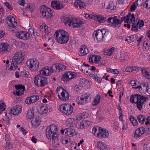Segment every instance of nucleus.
I'll list each match as a JSON object with an SVG mask.
<instances>
[{"label":"nucleus","instance_id":"1","mask_svg":"<svg viewBox=\"0 0 150 150\" xmlns=\"http://www.w3.org/2000/svg\"><path fill=\"white\" fill-rule=\"evenodd\" d=\"M25 55L24 52H16L13 57V59L10 60L11 65H6V68L11 71L16 69L18 64H22V61L24 60Z\"/></svg>","mask_w":150,"mask_h":150},{"label":"nucleus","instance_id":"2","mask_svg":"<svg viewBox=\"0 0 150 150\" xmlns=\"http://www.w3.org/2000/svg\"><path fill=\"white\" fill-rule=\"evenodd\" d=\"M55 35L56 40L60 44L67 43L69 39L68 33L64 30H60L55 32Z\"/></svg>","mask_w":150,"mask_h":150},{"label":"nucleus","instance_id":"3","mask_svg":"<svg viewBox=\"0 0 150 150\" xmlns=\"http://www.w3.org/2000/svg\"><path fill=\"white\" fill-rule=\"evenodd\" d=\"M58 131L57 127L54 125H52L50 127H47L46 130V134L47 138L52 140L54 138L59 136L58 133Z\"/></svg>","mask_w":150,"mask_h":150},{"label":"nucleus","instance_id":"4","mask_svg":"<svg viewBox=\"0 0 150 150\" xmlns=\"http://www.w3.org/2000/svg\"><path fill=\"white\" fill-rule=\"evenodd\" d=\"M109 31L107 29H103L102 30L98 29L95 31L93 35H95L98 41L99 42L103 41V39L107 38L109 35Z\"/></svg>","mask_w":150,"mask_h":150},{"label":"nucleus","instance_id":"5","mask_svg":"<svg viewBox=\"0 0 150 150\" xmlns=\"http://www.w3.org/2000/svg\"><path fill=\"white\" fill-rule=\"evenodd\" d=\"M59 110L63 114L66 115H69L72 113L73 108L71 105L66 104L59 106Z\"/></svg>","mask_w":150,"mask_h":150},{"label":"nucleus","instance_id":"6","mask_svg":"<svg viewBox=\"0 0 150 150\" xmlns=\"http://www.w3.org/2000/svg\"><path fill=\"white\" fill-rule=\"evenodd\" d=\"M57 91L58 93H61V95H58V97L61 100L66 101L69 99V95L68 93L62 87H58Z\"/></svg>","mask_w":150,"mask_h":150},{"label":"nucleus","instance_id":"7","mask_svg":"<svg viewBox=\"0 0 150 150\" xmlns=\"http://www.w3.org/2000/svg\"><path fill=\"white\" fill-rule=\"evenodd\" d=\"M26 64L27 67L30 70L36 71L39 67V62L35 58L30 59L28 60Z\"/></svg>","mask_w":150,"mask_h":150},{"label":"nucleus","instance_id":"8","mask_svg":"<svg viewBox=\"0 0 150 150\" xmlns=\"http://www.w3.org/2000/svg\"><path fill=\"white\" fill-rule=\"evenodd\" d=\"M40 11L42 16L47 19H50L52 16L51 9L44 5L41 6Z\"/></svg>","mask_w":150,"mask_h":150},{"label":"nucleus","instance_id":"9","mask_svg":"<svg viewBox=\"0 0 150 150\" xmlns=\"http://www.w3.org/2000/svg\"><path fill=\"white\" fill-rule=\"evenodd\" d=\"M108 23H111L112 26L115 28H118L120 27L121 23L123 22V20L120 21L117 18V16L110 17L107 19Z\"/></svg>","mask_w":150,"mask_h":150},{"label":"nucleus","instance_id":"10","mask_svg":"<svg viewBox=\"0 0 150 150\" xmlns=\"http://www.w3.org/2000/svg\"><path fill=\"white\" fill-rule=\"evenodd\" d=\"M139 96L141 97L139 98L138 97V100L136 101L135 103L137 104V107L138 109L139 110L141 111L142 108L143 104L147 100L148 98L143 96Z\"/></svg>","mask_w":150,"mask_h":150},{"label":"nucleus","instance_id":"11","mask_svg":"<svg viewBox=\"0 0 150 150\" xmlns=\"http://www.w3.org/2000/svg\"><path fill=\"white\" fill-rule=\"evenodd\" d=\"M75 73L71 71L67 72L63 74L62 77V80L64 81L67 82L75 77Z\"/></svg>","mask_w":150,"mask_h":150},{"label":"nucleus","instance_id":"12","mask_svg":"<svg viewBox=\"0 0 150 150\" xmlns=\"http://www.w3.org/2000/svg\"><path fill=\"white\" fill-rule=\"evenodd\" d=\"M54 66L52 67H46L42 69L40 72V73L42 76L43 75L46 76H50L51 75L52 73L54 72V70L53 69Z\"/></svg>","mask_w":150,"mask_h":150},{"label":"nucleus","instance_id":"13","mask_svg":"<svg viewBox=\"0 0 150 150\" xmlns=\"http://www.w3.org/2000/svg\"><path fill=\"white\" fill-rule=\"evenodd\" d=\"M91 96V95L90 93H86L84 94L83 98H80V100L78 102V104L83 105L87 103H88L90 101Z\"/></svg>","mask_w":150,"mask_h":150},{"label":"nucleus","instance_id":"14","mask_svg":"<svg viewBox=\"0 0 150 150\" xmlns=\"http://www.w3.org/2000/svg\"><path fill=\"white\" fill-rule=\"evenodd\" d=\"M16 36L18 38L23 39L27 40L30 38L29 34L24 31H20L16 33Z\"/></svg>","mask_w":150,"mask_h":150},{"label":"nucleus","instance_id":"15","mask_svg":"<svg viewBox=\"0 0 150 150\" xmlns=\"http://www.w3.org/2000/svg\"><path fill=\"white\" fill-rule=\"evenodd\" d=\"M6 20L9 26L15 28L17 26V22L15 21V18L11 16H8L6 18Z\"/></svg>","mask_w":150,"mask_h":150},{"label":"nucleus","instance_id":"16","mask_svg":"<svg viewBox=\"0 0 150 150\" xmlns=\"http://www.w3.org/2000/svg\"><path fill=\"white\" fill-rule=\"evenodd\" d=\"M15 88L17 90L16 91V95L18 96H20L22 95L24 92L25 88L24 86L21 85H16L15 86Z\"/></svg>","mask_w":150,"mask_h":150},{"label":"nucleus","instance_id":"17","mask_svg":"<svg viewBox=\"0 0 150 150\" xmlns=\"http://www.w3.org/2000/svg\"><path fill=\"white\" fill-rule=\"evenodd\" d=\"M140 69H141L143 76L147 79H150V74L149 72L146 71L145 69H142L138 67L137 66H133V71H138L140 70Z\"/></svg>","mask_w":150,"mask_h":150},{"label":"nucleus","instance_id":"18","mask_svg":"<svg viewBox=\"0 0 150 150\" xmlns=\"http://www.w3.org/2000/svg\"><path fill=\"white\" fill-rule=\"evenodd\" d=\"M21 108L19 105H16L11 108L10 113L14 115H17L21 110Z\"/></svg>","mask_w":150,"mask_h":150},{"label":"nucleus","instance_id":"19","mask_svg":"<svg viewBox=\"0 0 150 150\" xmlns=\"http://www.w3.org/2000/svg\"><path fill=\"white\" fill-rule=\"evenodd\" d=\"M144 127H141L138 128L135 132L134 137L135 139L139 138L144 133Z\"/></svg>","mask_w":150,"mask_h":150},{"label":"nucleus","instance_id":"20","mask_svg":"<svg viewBox=\"0 0 150 150\" xmlns=\"http://www.w3.org/2000/svg\"><path fill=\"white\" fill-rule=\"evenodd\" d=\"M51 6L52 8L57 10L60 9L64 7L63 5L61 4L60 2L57 1H52Z\"/></svg>","mask_w":150,"mask_h":150},{"label":"nucleus","instance_id":"21","mask_svg":"<svg viewBox=\"0 0 150 150\" xmlns=\"http://www.w3.org/2000/svg\"><path fill=\"white\" fill-rule=\"evenodd\" d=\"M11 50L10 46L6 43H2L0 45V52H4L6 51H9Z\"/></svg>","mask_w":150,"mask_h":150},{"label":"nucleus","instance_id":"22","mask_svg":"<svg viewBox=\"0 0 150 150\" xmlns=\"http://www.w3.org/2000/svg\"><path fill=\"white\" fill-rule=\"evenodd\" d=\"M64 132L65 134L70 137H72L76 134L75 130L72 128L70 127L65 129Z\"/></svg>","mask_w":150,"mask_h":150},{"label":"nucleus","instance_id":"23","mask_svg":"<svg viewBox=\"0 0 150 150\" xmlns=\"http://www.w3.org/2000/svg\"><path fill=\"white\" fill-rule=\"evenodd\" d=\"M83 24V22L80 19H76L75 21H73L72 24V27L74 28L80 27L82 26Z\"/></svg>","mask_w":150,"mask_h":150},{"label":"nucleus","instance_id":"24","mask_svg":"<svg viewBox=\"0 0 150 150\" xmlns=\"http://www.w3.org/2000/svg\"><path fill=\"white\" fill-rule=\"evenodd\" d=\"M42 75L41 74H38L34 78V83L38 86H40L41 82L42 81Z\"/></svg>","mask_w":150,"mask_h":150},{"label":"nucleus","instance_id":"25","mask_svg":"<svg viewBox=\"0 0 150 150\" xmlns=\"http://www.w3.org/2000/svg\"><path fill=\"white\" fill-rule=\"evenodd\" d=\"M53 66H54V67L56 68V71L57 72H59L65 70L66 67L65 66L61 64H57L54 65Z\"/></svg>","mask_w":150,"mask_h":150},{"label":"nucleus","instance_id":"26","mask_svg":"<svg viewBox=\"0 0 150 150\" xmlns=\"http://www.w3.org/2000/svg\"><path fill=\"white\" fill-rule=\"evenodd\" d=\"M74 5L76 8L79 9L83 8L85 4L80 0H76L74 3Z\"/></svg>","mask_w":150,"mask_h":150},{"label":"nucleus","instance_id":"27","mask_svg":"<svg viewBox=\"0 0 150 150\" xmlns=\"http://www.w3.org/2000/svg\"><path fill=\"white\" fill-rule=\"evenodd\" d=\"M40 120L39 116H36V118H33L31 121V123L32 125L35 127H38L40 124Z\"/></svg>","mask_w":150,"mask_h":150},{"label":"nucleus","instance_id":"28","mask_svg":"<svg viewBox=\"0 0 150 150\" xmlns=\"http://www.w3.org/2000/svg\"><path fill=\"white\" fill-rule=\"evenodd\" d=\"M90 85V82L87 80L82 79H81L79 82V85L82 88L83 87H87Z\"/></svg>","mask_w":150,"mask_h":150},{"label":"nucleus","instance_id":"29","mask_svg":"<svg viewBox=\"0 0 150 150\" xmlns=\"http://www.w3.org/2000/svg\"><path fill=\"white\" fill-rule=\"evenodd\" d=\"M66 124L68 126L73 127L76 126V123L73 119L69 118L67 120Z\"/></svg>","mask_w":150,"mask_h":150},{"label":"nucleus","instance_id":"30","mask_svg":"<svg viewBox=\"0 0 150 150\" xmlns=\"http://www.w3.org/2000/svg\"><path fill=\"white\" fill-rule=\"evenodd\" d=\"M80 55L84 56L88 54V49L85 45H82L80 48Z\"/></svg>","mask_w":150,"mask_h":150},{"label":"nucleus","instance_id":"31","mask_svg":"<svg viewBox=\"0 0 150 150\" xmlns=\"http://www.w3.org/2000/svg\"><path fill=\"white\" fill-rule=\"evenodd\" d=\"M98 137L100 138L108 137L109 135L108 131L106 130L100 131V133H98Z\"/></svg>","mask_w":150,"mask_h":150},{"label":"nucleus","instance_id":"32","mask_svg":"<svg viewBox=\"0 0 150 150\" xmlns=\"http://www.w3.org/2000/svg\"><path fill=\"white\" fill-rule=\"evenodd\" d=\"M95 19L97 20L100 23H102L107 21L106 17H105L100 15H96L95 16Z\"/></svg>","mask_w":150,"mask_h":150},{"label":"nucleus","instance_id":"33","mask_svg":"<svg viewBox=\"0 0 150 150\" xmlns=\"http://www.w3.org/2000/svg\"><path fill=\"white\" fill-rule=\"evenodd\" d=\"M35 115L33 110L28 109L27 113L26 118L27 119H33L34 118Z\"/></svg>","mask_w":150,"mask_h":150},{"label":"nucleus","instance_id":"34","mask_svg":"<svg viewBox=\"0 0 150 150\" xmlns=\"http://www.w3.org/2000/svg\"><path fill=\"white\" fill-rule=\"evenodd\" d=\"M97 146L99 149L104 150L107 148V146L105 143L101 141H99L97 143Z\"/></svg>","mask_w":150,"mask_h":150},{"label":"nucleus","instance_id":"35","mask_svg":"<svg viewBox=\"0 0 150 150\" xmlns=\"http://www.w3.org/2000/svg\"><path fill=\"white\" fill-rule=\"evenodd\" d=\"M73 21L72 18L69 17L66 18L64 21V23L67 26H71Z\"/></svg>","mask_w":150,"mask_h":150},{"label":"nucleus","instance_id":"36","mask_svg":"<svg viewBox=\"0 0 150 150\" xmlns=\"http://www.w3.org/2000/svg\"><path fill=\"white\" fill-rule=\"evenodd\" d=\"M59 136H57L54 138V139H52V145L54 147H57L59 145V142L58 140Z\"/></svg>","mask_w":150,"mask_h":150},{"label":"nucleus","instance_id":"37","mask_svg":"<svg viewBox=\"0 0 150 150\" xmlns=\"http://www.w3.org/2000/svg\"><path fill=\"white\" fill-rule=\"evenodd\" d=\"M142 95H139L138 94H135L134 95L131 96L130 97V102L131 103H135L136 102H135L134 100L135 99V98H136L137 100H138V97L139 98L141 97V96H142Z\"/></svg>","mask_w":150,"mask_h":150},{"label":"nucleus","instance_id":"38","mask_svg":"<svg viewBox=\"0 0 150 150\" xmlns=\"http://www.w3.org/2000/svg\"><path fill=\"white\" fill-rule=\"evenodd\" d=\"M127 53L125 52H122L120 56V60L121 61H123L124 60H127Z\"/></svg>","mask_w":150,"mask_h":150},{"label":"nucleus","instance_id":"39","mask_svg":"<svg viewBox=\"0 0 150 150\" xmlns=\"http://www.w3.org/2000/svg\"><path fill=\"white\" fill-rule=\"evenodd\" d=\"M47 79L46 77L42 76V81L41 82L40 86L43 87L45 86L48 83Z\"/></svg>","mask_w":150,"mask_h":150},{"label":"nucleus","instance_id":"40","mask_svg":"<svg viewBox=\"0 0 150 150\" xmlns=\"http://www.w3.org/2000/svg\"><path fill=\"white\" fill-rule=\"evenodd\" d=\"M137 118L139 123L142 124L144 123L146 118L144 115H140L137 117Z\"/></svg>","mask_w":150,"mask_h":150},{"label":"nucleus","instance_id":"41","mask_svg":"<svg viewBox=\"0 0 150 150\" xmlns=\"http://www.w3.org/2000/svg\"><path fill=\"white\" fill-rule=\"evenodd\" d=\"M115 48L112 47L109 50H106L104 53V54L108 56H110L112 54Z\"/></svg>","mask_w":150,"mask_h":150},{"label":"nucleus","instance_id":"42","mask_svg":"<svg viewBox=\"0 0 150 150\" xmlns=\"http://www.w3.org/2000/svg\"><path fill=\"white\" fill-rule=\"evenodd\" d=\"M129 119L133 126H136L137 125V121L136 119H134L133 116L132 115H130Z\"/></svg>","mask_w":150,"mask_h":150},{"label":"nucleus","instance_id":"43","mask_svg":"<svg viewBox=\"0 0 150 150\" xmlns=\"http://www.w3.org/2000/svg\"><path fill=\"white\" fill-rule=\"evenodd\" d=\"M100 95L98 94L96 97L94 99L93 105H96L100 102Z\"/></svg>","mask_w":150,"mask_h":150},{"label":"nucleus","instance_id":"44","mask_svg":"<svg viewBox=\"0 0 150 150\" xmlns=\"http://www.w3.org/2000/svg\"><path fill=\"white\" fill-rule=\"evenodd\" d=\"M127 38L129 39V40L131 42H134V40H136L138 38V36L135 35L127 36Z\"/></svg>","mask_w":150,"mask_h":150},{"label":"nucleus","instance_id":"45","mask_svg":"<svg viewBox=\"0 0 150 150\" xmlns=\"http://www.w3.org/2000/svg\"><path fill=\"white\" fill-rule=\"evenodd\" d=\"M138 28H139V26H138L137 23H132V28L131 29L132 30L137 32L138 31Z\"/></svg>","mask_w":150,"mask_h":150},{"label":"nucleus","instance_id":"46","mask_svg":"<svg viewBox=\"0 0 150 150\" xmlns=\"http://www.w3.org/2000/svg\"><path fill=\"white\" fill-rule=\"evenodd\" d=\"M86 73L88 74V75L91 77L93 79H96L97 76V74H95L94 73L93 74L92 72H89L88 71H86Z\"/></svg>","mask_w":150,"mask_h":150},{"label":"nucleus","instance_id":"47","mask_svg":"<svg viewBox=\"0 0 150 150\" xmlns=\"http://www.w3.org/2000/svg\"><path fill=\"white\" fill-rule=\"evenodd\" d=\"M6 143V144L4 145V147L6 149L8 150L10 148L11 142L8 139H5Z\"/></svg>","mask_w":150,"mask_h":150},{"label":"nucleus","instance_id":"48","mask_svg":"<svg viewBox=\"0 0 150 150\" xmlns=\"http://www.w3.org/2000/svg\"><path fill=\"white\" fill-rule=\"evenodd\" d=\"M131 15V13H129L127 16L123 17L122 19L121 18V20H123V21L124 20L125 23H127L130 20L129 18Z\"/></svg>","mask_w":150,"mask_h":150},{"label":"nucleus","instance_id":"49","mask_svg":"<svg viewBox=\"0 0 150 150\" xmlns=\"http://www.w3.org/2000/svg\"><path fill=\"white\" fill-rule=\"evenodd\" d=\"M116 8V7L114 5V4L111 3L108 4L107 7L108 9H110L111 11L115 9Z\"/></svg>","mask_w":150,"mask_h":150},{"label":"nucleus","instance_id":"50","mask_svg":"<svg viewBox=\"0 0 150 150\" xmlns=\"http://www.w3.org/2000/svg\"><path fill=\"white\" fill-rule=\"evenodd\" d=\"M33 103L36 102L39 99V97L38 96H30Z\"/></svg>","mask_w":150,"mask_h":150},{"label":"nucleus","instance_id":"51","mask_svg":"<svg viewBox=\"0 0 150 150\" xmlns=\"http://www.w3.org/2000/svg\"><path fill=\"white\" fill-rule=\"evenodd\" d=\"M48 109L46 107H41V110L43 114H46L48 112Z\"/></svg>","mask_w":150,"mask_h":150},{"label":"nucleus","instance_id":"52","mask_svg":"<svg viewBox=\"0 0 150 150\" xmlns=\"http://www.w3.org/2000/svg\"><path fill=\"white\" fill-rule=\"evenodd\" d=\"M144 129L145 134L147 135L150 133V129L148 127H144Z\"/></svg>","mask_w":150,"mask_h":150},{"label":"nucleus","instance_id":"53","mask_svg":"<svg viewBox=\"0 0 150 150\" xmlns=\"http://www.w3.org/2000/svg\"><path fill=\"white\" fill-rule=\"evenodd\" d=\"M98 129L97 127L93 128V132L95 135H97V136L98 137V133H100V131H99V130Z\"/></svg>","mask_w":150,"mask_h":150},{"label":"nucleus","instance_id":"54","mask_svg":"<svg viewBox=\"0 0 150 150\" xmlns=\"http://www.w3.org/2000/svg\"><path fill=\"white\" fill-rule=\"evenodd\" d=\"M139 28H140L143 26L144 25V22L142 20H139L137 23Z\"/></svg>","mask_w":150,"mask_h":150},{"label":"nucleus","instance_id":"55","mask_svg":"<svg viewBox=\"0 0 150 150\" xmlns=\"http://www.w3.org/2000/svg\"><path fill=\"white\" fill-rule=\"evenodd\" d=\"M25 103L28 104H30L32 103H33V102L32 100V99L30 97H28L25 100Z\"/></svg>","mask_w":150,"mask_h":150},{"label":"nucleus","instance_id":"56","mask_svg":"<svg viewBox=\"0 0 150 150\" xmlns=\"http://www.w3.org/2000/svg\"><path fill=\"white\" fill-rule=\"evenodd\" d=\"M82 89V88L80 86L79 87L78 86L76 85L74 87V91L75 92H79V90H81Z\"/></svg>","mask_w":150,"mask_h":150},{"label":"nucleus","instance_id":"57","mask_svg":"<svg viewBox=\"0 0 150 150\" xmlns=\"http://www.w3.org/2000/svg\"><path fill=\"white\" fill-rule=\"evenodd\" d=\"M93 58H94V61L96 62H98L100 61L101 57L99 56H93Z\"/></svg>","mask_w":150,"mask_h":150},{"label":"nucleus","instance_id":"58","mask_svg":"<svg viewBox=\"0 0 150 150\" xmlns=\"http://www.w3.org/2000/svg\"><path fill=\"white\" fill-rule=\"evenodd\" d=\"M144 87H145V88L146 91H148L149 88H148L149 87V84L148 82H143L142 83V84Z\"/></svg>","mask_w":150,"mask_h":150},{"label":"nucleus","instance_id":"59","mask_svg":"<svg viewBox=\"0 0 150 150\" xmlns=\"http://www.w3.org/2000/svg\"><path fill=\"white\" fill-rule=\"evenodd\" d=\"M0 108L1 109V111H3L6 109V105L4 103H2L0 104Z\"/></svg>","mask_w":150,"mask_h":150},{"label":"nucleus","instance_id":"60","mask_svg":"<svg viewBox=\"0 0 150 150\" xmlns=\"http://www.w3.org/2000/svg\"><path fill=\"white\" fill-rule=\"evenodd\" d=\"M125 71L127 72H132L133 71V66L127 67L126 68Z\"/></svg>","mask_w":150,"mask_h":150},{"label":"nucleus","instance_id":"61","mask_svg":"<svg viewBox=\"0 0 150 150\" xmlns=\"http://www.w3.org/2000/svg\"><path fill=\"white\" fill-rule=\"evenodd\" d=\"M136 8L135 2H134L131 6V10L132 11H134Z\"/></svg>","mask_w":150,"mask_h":150},{"label":"nucleus","instance_id":"62","mask_svg":"<svg viewBox=\"0 0 150 150\" xmlns=\"http://www.w3.org/2000/svg\"><path fill=\"white\" fill-rule=\"evenodd\" d=\"M20 130L23 132V134L25 135L28 132L27 131L24 129L23 127H21L19 129Z\"/></svg>","mask_w":150,"mask_h":150},{"label":"nucleus","instance_id":"63","mask_svg":"<svg viewBox=\"0 0 150 150\" xmlns=\"http://www.w3.org/2000/svg\"><path fill=\"white\" fill-rule=\"evenodd\" d=\"M5 5L10 10H12L13 8L11 6V5L8 2H5L4 3Z\"/></svg>","mask_w":150,"mask_h":150},{"label":"nucleus","instance_id":"64","mask_svg":"<svg viewBox=\"0 0 150 150\" xmlns=\"http://www.w3.org/2000/svg\"><path fill=\"white\" fill-rule=\"evenodd\" d=\"M146 7L150 8V0H147L145 2Z\"/></svg>","mask_w":150,"mask_h":150}]
</instances>
